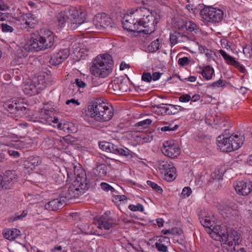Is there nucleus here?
<instances>
[{
  "label": "nucleus",
  "instance_id": "obj_1",
  "mask_svg": "<svg viewBox=\"0 0 252 252\" xmlns=\"http://www.w3.org/2000/svg\"><path fill=\"white\" fill-rule=\"evenodd\" d=\"M137 11L134 16H136L138 21V28L140 32L150 34L156 29V25L158 22L160 16L156 12H150L144 7L136 8Z\"/></svg>",
  "mask_w": 252,
  "mask_h": 252
},
{
  "label": "nucleus",
  "instance_id": "obj_2",
  "mask_svg": "<svg viewBox=\"0 0 252 252\" xmlns=\"http://www.w3.org/2000/svg\"><path fill=\"white\" fill-rule=\"evenodd\" d=\"M59 26L63 28L67 25L72 30L77 29L85 21V13L75 8L70 9L67 12H61L57 16Z\"/></svg>",
  "mask_w": 252,
  "mask_h": 252
},
{
  "label": "nucleus",
  "instance_id": "obj_3",
  "mask_svg": "<svg viewBox=\"0 0 252 252\" xmlns=\"http://www.w3.org/2000/svg\"><path fill=\"white\" fill-rule=\"evenodd\" d=\"M88 108L90 117L100 122L109 121L114 114L112 109L109 108L101 99L98 98L90 101Z\"/></svg>",
  "mask_w": 252,
  "mask_h": 252
},
{
  "label": "nucleus",
  "instance_id": "obj_4",
  "mask_svg": "<svg viewBox=\"0 0 252 252\" xmlns=\"http://www.w3.org/2000/svg\"><path fill=\"white\" fill-rule=\"evenodd\" d=\"M113 61L112 57L109 54H104L97 56L92 65L90 71L95 77L105 78L112 70Z\"/></svg>",
  "mask_w": 252,
  "mask_h": 252
},
{
  "label": "nucleus",
  "instance_id": "obj_5",
  "mask_svg": "<svg viewBox=\"0 0 252 252\" xmlns=\"http://www.w3.org/2000/svg\"><path fill=\"white\" fill-rule=\"evenodd\" d=\"M90 181L86 174L82 173L76 177L75 180L68 188L67 191L63 192V195L66 200L76 198L84 193L90 188Z\"/></svg>",
  "mask_w": 252,
  "mask_h": 252
},
{
  "label": "nucleus",
  "instance_id": "obj_6",
  "mask_svg": "<svg viewBox=\"0 0 252 252\" xmlns=\"http://www.w3.org/2000/svg\"><path fill=\"white\" fill-rule=\"evenodd\" d=\"M201 17L208 22L219 23L223 17V11L213 7H206L200 11Z\"/></svg>",
  "mask_w": 252,
  "mask_h": 252
},
{
  "label": "nucleus",
  "instance_id": "obj_7",
  "mask_svg": "<svg viewBox=\"0 0 252 252\" xmlns=\"http://www.w3.org/2000/svg\"><path fill=\"white\" fill-rule=\"evenodd\" d=\"M137 11L136 8H132L124 15L122 24L125 30L129 32H140L141 29L138 28V21L136 16H134Z\"/></svg>",
  "mask_w": 252,
  "mask_h": 252
},
{
  "label": "nucleus",
  "instance_id": "obj_8",
  "mask_svg": "<svg viewBox=\"0 0 252 252\" xmlns=\"http://www.w3.org/2000/svg\"><path fill=\"white\" fill-rule=\"evenodd\" d=\"M93 23L98 30H102L112 27L111 18L103 13L96 15L94 18Z\"/></svg>",
  "mask_w": 252,
  "mask_h": 252
},
{
  "label": "nucleus",
  "instance_id": "obj_9",
  "mask_svg": "<svg viewBox=\"0 0 252 252\" xmlns=\"http://www.w3.org/2000/svg\"><path fill=\"white\" fill-rule=\"evenodd\" d=\"M161 151L165 156L174 158L180 154L181 150L173 141L167 140L163 143Z\"/></svg>",
  "mask_w": 252,
  "mask_h": 252
},
{
  "label": "nucleus",
  "instance_id": "obj_10",
  "mask_svg": "<svg viewBox=\"0 0 252 252\" xmlns=\"http://www.w3.org/2000/svg\"><path fill=\"white\" fill-rule=\"evenodd\" d=\"M230 229L231 228L228 227L225 224L223 223L220 225L213 227V230L212 232H210V235L215 239L223 243L228 236Z\"/></svg>",
  "mask_w": 252,
  "mask_h": 252
},
{
  "label": "nucleus",
  "instance_id": "obj_11",
  "mask_svg": "<svg viewBox=\"0 0 252 252\" xmlns=\"http://www.w3.org/2000/svg\"><path fill=\"white\" fill-rule=\"evenodd\" d=\"M16 176L14 170H7L3 176L0 175V189H10L14 180L16 179Z\"/></svg>",
  "mask_w": 252,
  "mask_h": 252
},
{
  "label": "nucleus",
  "instance_id": "obj_12",
  "mask_svg": "<svg viewBox=\"0 0 252 252\" xmlns=\"http://www.w3.org/2000/svg\"><path fill=\"white\" fill-rule=\"evenodd\" d=\"M50 113L51 112L48 110H44L41 112L40 114L41 123L47 125H51L52 123L57 124V127L63 130H64V128H68L66 125L64 124L63 126L62 123H59V120L57 118L50 116Z\"/></svg>",
  "mask_w": 252,
  "mask_h": 252
},
{
  "label": "nucleus",
  "instance_id": "obj_13",
  "mask_svg": "<svg viewBox=\"0 0 252 252\" xmlns=\"http://www.w3.org/2000/svg\"><path fill=\"white\" fill-rule=\"evenodd\" d=\"M69 55V50L68 49H61L52 55L49 63L53 65H58L65 60L68 58Z\"/></svg>",
  "mask_w": 252,
  "mask_h": 252
},
{
  "label": "nucleus",
  "instance_id": "obj_14",
  "mask_svg": "<svg viewBox=\"0 0 252 252\" xmlns=\"http://www.w3.org/2000/svg\"><path fill=\"white\" fill-rule=\"evenodd\" d=\"M66 200L63 195L59 198L52 200L45 205L47 210L56 211L62 209L66 204Z\"/></svg>",
  "mask_w": 252,
  "mask_h": 252
},
{
  "label": "nucleus",
  "instance_id": "obj_15",
  "mask_svg": "<svg viewBox=\"0 0 252 252\" xmlns=\"http://www.w3.org/2000/svg\"><path fill=\"white\" fill-rule=\"evenodd\" d=\"M218 146L220 150L223 152H230L232 151V147L230 146V141H233V137H224L221 135L217 137Z\"/></svg>",
  "mask_w": 252,
  "mask_h": 252
},
{
  "label": "nucleus",
  "instance_id": "obj_16",
  "mask_svg": "<svg viewBox=\"0 0 252 252\" xmlns=\"http://www.w3.org/2000/svg\"><path fill=\"white\" fill-rule=\"evenodd\" d=\"M241 241V234L238 231L231 229L223 244H227L229 246H233L239 245Z\"/></svg>",
  "mask_w": 252,
  "mask_h": 252
},
{
  "label": "nucleus",
  "instance_id": "obj_17",
  "mask_svg": "<svg viewBox=\"0 0 252 252\" xmlns=\"http://www.w3.org/2000/svg\"><path fill=\"white\" fill-rule=\"evenodd\" d=\"M234 188L238 194L243 196H246L251 192L252 189V185L250 182L240 181L236 182Z\"/></svg>",
  "mask_w": 252,
  "mask_h": 252
},
{
  "label": "nucleus",
  "instance_id": "obj_18",
  "mask_svg": "<svg viewBox=\"0 0 252 252\" xmlns=\"http://www.w3.org/2000/svg\"><path fill=\"white\" fill-rule=\"evenodd\" d=\"M40 38L43 42L45 50L52 48L55 42V35L53 32L49 30L44 31L43 35H40Z\"/></svg>",
  "mask_w": 252,
  "mask_h": 252
},
{
  "label": "nucleus",
  "instance_id": "obj_19",
  "mask_svg": "<svg viewBox=\"0 0 252 252\" xmlns=\"http://www.w3.org/2000/svg\"><path fill=\"white\" fill-rule=\"evenodd\" d=\"M27 43L28 47H30L31 52L45 50L43 42L40 38V35L36 38L32 37Z\"/></svg>",
  "mask_w": 252,
  "mask_h": 252
},
{
  "label": "nucleus",
  "instance_id": "obj_20",
  "mask_svg": "<svg viewBox=\"0 0 252 252\" xmlns=\"http://www.w3.org/2000/svg\"><path fill=\"white\" fill-rule=\"evenodd\" d=\"M199 219L201 224L205 227L207 230L206 231L210 234V232H212L213 230L214 221L212 220L210 216H199Z\"/></svg>",
  "mask_w": 252,
  "mask_h": 252
},
{
  "label": "nucleus",
  "instance_id": "obj_21",
  "mask_svg": "<svg viewBox=\"0 0 252 252\" xmlns=\"http://www.w3.org/2000/svg\"><path fill=\"white\" fill-rule=\"evenodd\" d=\"M110 152L122 156H128L130 155L131 151L127 148H123L115 145H109Z\"/></svg>",
  "mask_w": 252,
  "mask_h": 252
},
{
  "label": "nucleus",
  "instance_id": "obj_22",
  "mask_svg": "<svg viewBox=\"0 0 252 252\" xmlns=\"http://www.w3.org/2000/svg\"><path fill=\"white\" fill-rule=\"evenodd\" d=\"M98 223L97 227L98 228H103L105 230L109 229L116 224V222L112 218L106 219L104 217L100 218L98 221Z\"/></svg>",
  "mask_w": 252,
  "mask_h": 252
},
{
  "label": "nucleus",
  "instance_id": "obj_23",
  "mask_svg": "<svg viewBox=\"0 0 252 252\" xmlns=\"http://www.w3.org/2000/svg\"><path fill=\"white\" fill-rule=\"evenodd\" d=\"M3 237L8 240H13L20 235V231L16 228L4 229L2 232Z\"/></svg>",
  "mask_w": 252,
  "mask_h": 252
},
{
  "label": "nucleus",
  "instance_id": "obj_24",
  "mask_svg": "<svg viewBox=\"0 0 252 252\" xmlns=\"http://www.w3.org/2000/svg\"><path fill=\"white\" fill-rule=\"evenodd\" d=\"M5 109L11 114H16L18 111H23L26 110V107L22 105V104L14 103L7 104L5 105Z\"/></svg>",
  "mask_w": 252,
  "mask_h": 252
},
{
  "label": "nucleus",
  "instance_id": "obj_25",
  "mask_svg": "<svg viewBox=\"0 0 252 252\" xmlns=\"http://www.w3.org/2000/svg\"><path fill=\"white\" fill-rule=\"evenodd\" d=\"M229 137H233V141H230V146L232 147V151L239 149L243 143V140L237 134H231Z\"/></svg>",
  "mask_w": 252,
  "mask_h": 252
},
{
  "label": "nucleus",
  "instance_id": "obj_26",
  "mask_svg": "<svg viewBox=\"0 0 252 252\" xmlns=\"http://www.w3.org/2000/svg\"><path fill=\"white\" fill-rule=\"evenodd\" d=\"M31 51L30 47H28V43L23 46H19L16 50L18 58H22L27 57L28 53Z\"/></svg>",
  "mask_w": 252,
  "mask_h": 252
},
{
  "label": "nucleus",
  "instance_id": "obj_27",
  "mask_svg": "<svg viewBox=\"0 0 252 252\" xmlns=\"http://www.w3.org/2000/svg\"><path fill=\"white\" fill-rule=\"evenodd\" d=\"M214 73V69L210 66H206L203 68L200 71L203 78L206 80H209L212 77V75Z\"/></svg>",
  "mask_w": 252,
  "mask_h": 252
},
{
  "label": "nucleus",
  "instance_id": "obj_28",
  "mask_svg": "<svg viewBox=\"0 0 252 252\" xmlns=\"http://www.w3.org/2000/svg\"><path fill=\"white\" fill-rule=\"evenodd\" d=\"M161 47V41L159 38H157L155 40L152 41L148 46L147 50L149 52L154 53L157 50L160 49Z\"/></svg>",
  "mask_w": 252,
  "mask_h": 252
},
{
  "label": "nucleus",
  "instance_id": "obj_29",
  "mask_svg": "<svg viewBox=\"0 0 252 252\" xmlns=\"http://www.w3.org/2000/svg\"><path fill=\"white\" fill-rule=\"evenodd\" d=\"M184 26L186 30L189 32H194L196 33L200 32L199 26L193 22L190 21H186Z\"/></svg>",
  "mask_w": 252,
  "mask_h": 252
},
{
  "label": "nucleus",
  "instance_id": "obj_30",
  "mask_svg": "<svg viewBox=\"0 0 252 252\" xmlns=\"http://www.w3.org/2000/svg\"><path fill=\"white\" fill-rule=\"evenodd\" d=\"M170 163V162H168L167 161H162L160 162L158 168L162 174L166 172V171L171 170L172 168H175Z\"/></svg>",
  "mask_w": 252,
  "mask_h": 252
},
{
  "label": "nucleus",
  "instance_id": "obj_31",
  "mask_svg": "<svg viewBox=\"0 0 252 252\" xmlns=\"http://www.w3.org/2000/svg\"><path fill=\"white\" fill-rule=\"evenodd\" d=\"M24 92L31 95H34L37 93L36 86L32 83H27L23 88Z\"/></svg>",
  "mask_w": 252,
  "mask_h": 252
},
{
  "label": "nucleus",
  "instance_id": "obj_32",
  "mask_svg": "<svg viewBox=\"0 0 252 252\" xmlns=\"http://www.w3.org/2000/svg\"><path fill=\"white\" fill-rule=\"evenodd\" d=\"M164 175V179L168 182L173 181L176 177V169L175 168H172L171 170L166 171L163 173Z\"/></svg>",
  "mask_w": 252,
  "mask_h": 252
},
{
  "label": "nucleus",
  "instance_id": "obj_33",
  "mask_svg": "<svg viewBox=\"0 0 252 252\" xmlns=\"http://www.w3.org/2000/svg\"><path fill=\"white\" fill-rule=\"evenodd\" d=\"M27 162L31 166L35 167L41 164V160L38 156H31L28 158Z\"/></svg>",
  "mask_w": 252,
  "mask_h": 252
},
{
  "label": "nucleus",
  "instance_id": "obj_34",
  "mask_svg": "<svg viewBox=\"0 0 252 252\" xmlns=\"http://www.w3.org/2000/svg\"><path fill=\"white\" fill-rule=\"evenodd\" d=\"M107 167L104 164H99L96 166V170L99 171L98 174L101 176H105L107 174Z\"/></svg>",
  "mask_w": 252,
  "mask_h": 252
},
{
  "label": "nucleus",
  "instance_id": "obj_35",
  "mask_svg": "<svg viewBox=\"0 0 252 252\" xmlns=\"http://www.w3.org/2000/svg\"><path fill=\"white\" fill-rule=\"evenodd\" d=\"M27 215V212L26 211H23L21 215L16 214L14 216L12 217L9 219V221H14L18 220H21L25 217Z\"/></svg>",
  "mask_w": 252,
  "mask_h": 252
},
{
  "label": "nucleus",
  "instance_id": "obj_36",
  "mask_svg": "<svg viewBox=\"0 0 252 252\" xmlns=\"http://www.w3.org/2000/svg\"><path fill=\"white\" fill-rule=\"evenodd\" d=\"M128 209L132 211H144V207L143 206L140 204L138 203L136 205H134L133 204H130L128 206Z\"/></svg>",
  "mask_w": 252,
  "mask_h": 252
},
{
  "label": "nucleus",
  "instance_id": "obj_37",
  "mask_svg": "<svg viewBox=\"0 0 252 252\" xmlns=\"http://www.w3.org/2000/svg\"><path fill=\"white\" fill-rule=\"evenodd\" d=\"M147 183L149 186H150L154 189L156 190L158 192H162V189L161 188L160 186H158L156 183L149 180L147 181Z\"/></svg>",
  "mask_w": 252,
  "mask_h": 252
},
{
  "label": "nucleus",
  "instance_id": "obj_38",
  "mask_svg": "<svg viewBox=\"0 0 252 252\" xmlns=\"http://www.w3.org/2000/svg\"><path fill=\"white\" fill-rule=\"evenodd\" d=\"M224 205L226 208L225 209H228V210H229V209H231L233 211H236L237 206L236 205L234 202L230 200H227L224 202Z\"/></svg>",
  "mask_w": 252,
  "mask_h": 252
},
{
  "label": "nucleus",
  "instance_id": "obj_39",
  "mask_svg": "<svg viewBox=\"0 0 252 252\" xmlns=\"http://www.w3.org/2000/svg\"><path fill=\"white\" fill-rule=\"evenodd\" d=\"M100 187L103 190L106 191H110L111 192H113L115 191V189L112 186L105 182L101 183Z\"/></svg>",
  "mask_w": 252,
  "mask_h": 252
},
{
  "label": "nucleus",
  "instance_id": "obj_40",
  "mask_svg": "<svg viewBox=\"0 0 252 252\" xmlns=\"http://www.w3.org/2000/svg\"><path fill=\"white\" fill-rule=\"evenodd\" d=\"M75 138L70 135H68L64 137H63L62 139L60 140V142L62 143L63 141L70 144H73L75 141Z\"/></svg>",
  "mask_w": 252,
  "mask_h": 252
},
{
  "label": "nucleus",
  "instance_id": "obj_41",
  "mask_svg": "<svg viewBox=\"0 0 252 252\" xmlns=\"http://www.w3.org/2000/svg\"><path fill=\"white\" fill-rule=\"evenodd\" d=\"M190 62V61L188 57H184L183 58H180L178 60V63L180 66H184L188 65Z\"/></svg>",
  "mask_w": 252,
  "mask_h": 252
},
{
  "label": "nucleus",
  "instance_id": "obj_42",
  "mask_svg": "<svg viewBox=\"0 0 252 252\" xmlns=\"http://www.w3.org/2000/svg\"><path fill=\"white\" fill-rule=\"evenodd\" d=\"M151 123L152 121L150 119H148L138 122L136 125L137 126H142L143 128H146L149 125L151 124Z\"/></svg>",
  "mask_w": 252,
  "mask_h": 252
},
{
  "label": "nucleus",
  "instance_id": "obj_43",
  "mask_svg": "<svg viewBox=\"0 0 252 252\" xmlns=\"http://www.w3.org/2000/svg\"><path fill=\"white\" fill-rule=\"evenodd\" d=\"M74 83L76 86V90H77V89H79V90L80 89H84L86 86V84L80 79H75Z\"/></svg>",
  "mask_w": 252,
  "mask_h": 252
},
{
  "label": "nucleus",
  "instance_id": "obj_44",
  "mask_svg": "<svg viewBox=\"0 0 252 252\" xmlns=\"http://www.w3.org/2000/svg\"><path fill=\"white\" fill-rule=\"evenodd\" d=\"M155 247L159 252H166L167 251V247L164 244L160 242H156L155 243Z\"/></svg>",
  "mask_w": 252,
  "mask_h": 252
},
{
  "label": "nucleus",
  "instance_id": "obj_45",
  "mask_svg": "<svg viewBox=\"0 0 252 252\" xmlns=\"http://www.w3.org/2000/svg\"><path fill=\"white\" fill-rule=\"evenodd\" d=\"M169 106L171 107V110L174 112V114L177 113L179 111H182L184 109L183 107L179 105L169 104Z\"/></svg>",
  "mask_w": 252,
  "mask_h": 252
},
{
  "label": "nucleus",
  "instance_id": "obj_46",
  "mask_svg": "<svg viewBox=\"0 0 252 252\" xmlns=\"http://www.w3.org/2000/svg\"><path fill=\"white\" fill-rule=\"evenodd\" d=\"M225 86V82L221 79H219L218 81L214 82L210 85V86L216 88V87H221Z\"/></svg>",
  "mask_w": 252,
  "mask_h": 252
},
{
  "label": "nucleus",
  "instance_id": "obj_47",
  "mask_svg": "<svg viewBox=\"0 0 252 252\" xmlns=\"http://www.w3.org/2000/svg\"><path fill=\"white\" fill-rule=\"evenodd\" d=\"M142 80L147 82H150L152 80V77L150 73H144L142 76Z\"/></svg>",
  "mask_w": 252,
  "mask_h": 252
},
{
  "label": "nucleus",
  "instance_id": "obj_48",
  "mask_svg": "<svg viewBox=\"0 0 252 252\" xmlns=\"http://www.w3.org/2000/svg\"><path fill=\"white\" fill-rule=\"evenodd\" d=\"M191 99V96L188 94L182 95L179 98V100L182 102H188Z\"/></svg>",
  "mask_w": 252,
  "mask_h": 252
},
{
  "label": "nucleus",
  "instance_id": "obj_49",
  "mask_svg": "<svg viewBox=\"0 0 252 252\" xmlns=\"http://www.w3.org/2000/svg\"><path fill=\"white\" fill-rule=\"evenodd\" d=\"M76 86L75 85V83H71L69 87H68V90L69 91V93L71 95H74L76 94V92L79 90V89H77V90H76Z\"/></svg>",
  "mask_w": 252,
  "mask_h": 252
},
{
  "label": "nucleus",
  "instance_id": "obj_50",
  "mask_svg": "<svg viewBox=\"0 0 252 252\" xmlns=\"http://www.w3.org/2000/svg\"><path fill=\"white\" fill-rule=\"evenodd\" d=\"M1 26L2 31L4 32H12L13 31V29L12 27L6 24L2 23Z\"/></svg>",
  "mask_w": 252,
  "mask_h": 252
},
{
  "label": "nucleus",
  "instance_id": "obj_51",
  "mask_svg": "<svg viewBox=\"0 0 252 252\" xmlns=\"http://www.w3.org/2000/svg\"><path fill=\"white\" fill-rule=\"evenodd\" d=\"M225 61L228 64L234 66L235 64H238V62L236 61L234 58L229 56L228 58L225 60Z\"/></svg>",
  "mask_w": 252,
  "mask_h": 252
},
{
  "label": "nucleus",
  "instance_id": "obj_52",
  "mask_svg": "<svg viewBox=\"0 0 252 252\" xmlns=\"http://www.w3.org/2000/svg\"><path fill=\"white\" fill-rule=\"evenodd\" d=\"M191 193V190L190 189V188L189 187H185L183 190H182V195L183 196H189L190 195Z\"/></svg>",
  "mask_w": 252,
  "mask_h": 252
},
{
  "label": "nucleus",
  "instance_id": "obj_53",
  "mask_svg": "<svg viewBox=\"0 0 252 252\" xmlns=\"http://www.w3.org/2000/svg\"><path fill=\"white\" fill-rule=\"evenodd\" d=\"M109 145H114L111 143L104 142H102L99 144V146L101 147L103 150H108L110 152V148H109Z\"/></svg>",
  "mask_w": 252,
  "mask_h": 252
},
{
  "label": "nucleus",
  "instance_id": "obj_54",
  "mask_svg": "<svg viewBox=\"0 0 252 252\" xmlns=\"http://www.w3.org/2000/svg\"><path fill=\"white\" fill-rule=\"evenodd\" d=\"M178 127L177 125H175L173 127H171L170 126H165L161 128V130L162 131H174L176 130Z\"/></svg>",
  "mask_w": 252,
  "mask_h": 252
},
{
  "label": "nucleus",
  "instance_id": "obj_55",
  "mask_svg": "<svg viewBox=\"0 0 252 252\" xmlns=\"http://www.w3.org/2000/svg\"><path fill=\"white\" fill-rule=\"evenodd\" d=\"M32 15L31 13H28L26 14L25 15V24L28 25L29 27H31L32 26V24H31V21H28L27 20V19L28 20L34 19V18L32 17Z\"/></svg>",
  "mask_w": 252,
  "mask_h": 252
},
{
  "label": "nucleus",
  "instance_id": "obj_56",
  "mask_svg": "<svg viewBox=\"0 0 252 252\" xmlns=\"http://www.w3.org/2000/svg\"><path fill=\"white\" fill-rule=\"evenodd\" d=\"M9 8V6L3 1H0V10L1 11H6Z\"/></svg>",
  "mask_w": 252,
  "mask_h": 252
},
{
  "label": "nucleus",
  "instance_id": "obj_57",
  "mask_svg": "<svg viewBox=\"0 0 252 252\" xmlns=\"http://www.w3.org/2000/svg\"><path fill=\"white\" fill-rule=\"evenodd\" d=\"M234 66L239 69V70L242 73H244L246 72V69L245 67L242 65L239 62H238V64H235Z\"/></svg>",
  "mask_w": 252,
  "mask_h": 252
},
{
  "label": "nucleus",
  "instance_id": "obj_58",
  "mask_svg": "<svg viewBox=\"0 0 252 252\" xmlns=\"http://www.w3.org/2000/svg\"><path fill=\"white\" fill-rule=\"evenodd\" d=\"M162 73L158 72H155L153 73L152 79L154 81H157L158 80L161 76Z\"/></svg>",
  "mask_w": 252,
  "mask_h": 252
},
{
  "label": "nucleus",
  "instance_id": "obj_59",
  "mask_svg": "<svg viewBox=\"0 0 252 252\" xmlns=\"http://www.w3.org/2000/svg\"><path fill=\"white\" fill-rule=\"evenodd\" d=\"M177 37L176 35L174 34H171L170 36V40L171 43L172 44L175 45L177 43L178 40H177Z\"/></svg>",
  "mask_w": 252,
  "mask_h": 252
},
{
  "label": "nucleus",
  "instance_id": "obj_60",
  "mask_svg": "<svg viewBox=\"0 0 252 252\" xmlns=\"http://www.w3.org/2000/svg\"><path fill=\"white\" fill-rule=\"evenodd\" d=\"M158 242H160V243L166 242L168 243L169 242V238L166 236H161L159 238Z\"/></svg>",
  "mask_w": 252,
  "mask_h": 252
},
{
  "label": "nucleus",
  "instance_id": "obj_61",
  "mask_svg": "<svg viewBox=\"0 0 252 252\" xmlns=\"http://www.w3.org/2000/svg\"><path fill=\"white\" fill-rule=\"evenodd\" d=\"M205 54L206 57H207L209 59H211L213 58V55L214 54V53L211 50L208 49L206 50Z\"/></svg>",
  "mask_w": 252,
  "mask_h": 252
},
{
  "label": "nucleus",
  "instance_id": "obj_62",
  "mask_svg": "<svg viewBox=\"0 0 252 252\" xmlns=\"http://www.w3.org/2000/svg\"><path fill=\"white\" fill-rule=\"evenodd\" d=\"M70 103H72L74 105H80V103L78 101V100H75L74 99H69V100H67L66 101V104L67 105L69 104Z\"/></svg>",
  "mask_w": 252,
  "mask_h": 252
},
{
  "label": "nucleus",
  "instance_id": "obj_63",
  "mask_svg": "<svg viewBox=\"0 0 252 252\" xmlns=\"http://www.w3.org/2000/svg\"><path fill=\"white\" fill-rule=\"evenodd\" d=\"M8 153L10 156H13L14 157H19L20 156V154L17 151L14 150H9Z\"/></svg>",
  "mask_w": 252,
  "mask_h": 252
},
{
  "label": "nucleus",
  "instance_id": "obj_64",
  "mask_svg": "<svg viewBox=\"0 0 252 252\" xmlns=\"http://www.w3.org/2000/svg\"><path fill=\"white\" fill-rule=\"evenodd\" d=\"M143 140L144 142H150L153 140V136L147 135L143 138Z\"/></svg>",
  "mask_w": 252,
  "mask_h": 252
}]
</instances>
